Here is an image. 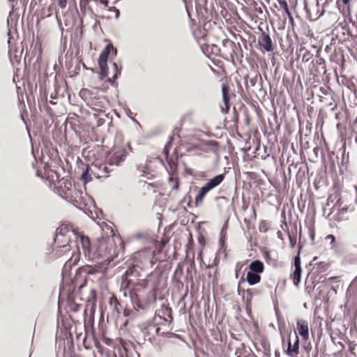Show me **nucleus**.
Listing matches in <instances>:
<instances>
[{"mask_svg":"<svg viewBox=\"0 0 357 357\" xmlns=\"http://www.w3.org/2000/svg\"><path fill=\"white\" fill-rule=\"evenodd\" d=\"M63 249V252H66L67 251H69L70 250V245H69V243H68L66 245H63L62 246Z\"/></svg>","mask_w":357,"mask_h":357,"instance_id":"nucleus-32","label":"nucleus"},{"mask_svg":"<svg viewBox=\"0 0 357 357\" xmlns=\"http://www.w3.org/2000/svg\"><path fill=\"white\" fill-rule=\"evenodd\" d=\"M151 256L152 254L149 250H140L134 253L133 258L136 263L137 261H140L142 266H144L146 264L151 262Z\"/></svg>","mask_w":357,"mask_h":357,"instance_id":"nucleus-8","label":"nucleus"},{"mask_svg":"<svg viewBox=\"0 0 357 357\" xmlns=\"http://www.w3.org/2000/svg\"><path fill=\"white\" fill-rule=\"evenodd\" d=\"M225 175L222 174H218L210 179L207 183H205L200 189L195 197L196 206L199 205L202 202L203 198L205 195L211 190L219 185L224 180Z\"/></svg>","mask_w":357,"mask_h":357,"instance_id":"nucleus-3","label":"nucleus"},{"mask_svg":"<svg viewBox=\"0 0 357 357\" xmlns=\"http://www.w3.org/2000/svg\"><path fill=\"white\" fill-rule=\"evenodd\" d=\"M298 333L304 340L309 338V329L307 321L303 319H299L296 323Z\"/></svg>","mask_w":357,"mask_h":357,"instance_id":"nucleus-12","label":"nucleus"},{"mask_svg":"<svg viewBox=\"0 0 357 357\" xmlns=\"http://www.w3.org/2000/svg\"><path fill=\"white\" fill-rule=\"evenodd\" d=\"M56 239L59 238V235L66 236L68 235V233L73 234L75 237V243L79 253L81 254L82 252L84 257L90 260L101 258L103 260L109 261L112 256L115 255V248L113 246L112 240L102 241L100 243L99 249L93 251L91 248L89 237L79 233H75L72 229V227L69 225H62L60 228L56 229Z\"/></svg>","mask_w":357,"mask_h":357,"instance_id":"nucleus-1","label":"nucleus"},{"mask_svg":"<svg viewBox=\"0 0 357 357\" xmlns=\"http://www.w3.org/2000/svg\"><path fill=\"white\" fill-rule=\"evenodd\" d=\"M134 287L132 289L139 291L141 289H145L147 287V282L145 280H139L133 284Z\"/></svg>","mask_w":357,"mask_h":357,"instance_id":"nucleus-24","label":"nucleus"},{"mask_svg":"<svg viewBox=\"0 0 357 357\" xmlns=\"http://www.w3.org/2000/svg\"><path fill=\"white\" fill-rule=\"evenodd\" d=\"M326 240L331 241V245L332 248H334L335 246V237L333 234H328L326 237Z\"/></svg>","mask_w":357,"mask_h":357,"instance_id":"nucleus-27","label":"nucleus"},{"mask_svg":"<svg viewBox=\"0 0 357 357\" xmlns=\"http://www.w3.org/2000/svg\"><path fill=\"white\" fill-rule=\"evenodd\" d=\"M259 229L261 231H266L267 229L265 228V222H263L260 224V226H259Z\"/></svg>","mask_w":357,"mask_h":357,"instance_id":"nucleus-35","label":"nucleus"},{"mask_svg":"<svg viewBox=\"0 0 357 357\" xmlns=\"http://www.w3.org/2000/svg\"><path fill=\"white\" fill-rule=\"evenodd\" d=\"M135 283L132 278H128L122 275L121 283L120 287V293L124 296H128V293L132 290L131 286Z\"/></svg>","mask_w":357,"mask_h":357,"instance_id":"nucleus-9","label":"nucleus"},{"mask_svg":"<svg viewBox=\"0 0 357 357\" xmlns=\"http://www.w3.org/2000/svg\"><path fill=\"white\" fill-rule=\"evenodd\" d=\"M51 98H56V95L52 93L51 94Z\"/></svg>","mask_w":357,"mask_h":357,"instance_id":"nucleus-47","label":"nucleus"},{"mask_svg":"<svg viewBox=\"0 0 357 357\" xmlns=\"http://www.w3.org/2000/svg\"><path fill=\"white\" fill-rule=\"evenodd\" d=\"M167 321V319L162 318L160 315H155L151 321L140 324L141 333L144 340L151 341L156 335H160V328L158 324L161 321Z\"/></svg>","mask_w":357,"mask_h":357,"instance_id":"nucleus-2","label":"nucleus"},{"mask_svg":"<svg viewBox=\"0 0 357 357\" xmlns=\"http://www.w3.org/2000/svg\"><path fill=\"white\" fill-rule=\"evenodd\" d=\"M142 270V268L138 264H135L128 268L123 275L128 278H132L133 281H135V280H137L138 278L141 277Z\"/></svg>","mask_w":357,"mask_h":357,"instance_id":"nucleus-10","label":"nucleus"},{"mask_svg":"<svg viewBox=\"0 0 357 357\" xmlns=\"http://www.w3.org/2000/svg\"><path fill=\"white\" fill-rule=\"evenodd\" d=\"M88 273H89V274H93V273H95V272H94V269H93V268H89V270Z\"/></svg>","mask_w":357,"mask_h":357,"instance_id":"nucleus-42","label":"nucleus"},{"mask_svg":"<svg viewBox=\"0 0 357 357\" xmlns=\"http://www.w3.org/2000/svg\"><path fill=\"white\" fill-rule=\"evenodd\" d=\"M247 292L249 293L250 294H251L252 290L251 289H248Z\"/></svg>","mask_w":357,"mask_h":357,"instance_id":"nucleus-48","label":"nucleus"},{"mask_svg":"<svg viewBox=\"0 0 357 357\" xmlns=\"http://www.w3.org/2000/svg\"><path fill=\"white\" fill-rule=\"evenodd\" d=\"M50 104H54V102L52 101H50Z\"/></svg>","mask_w":357,"mask_h":357,"instance_id":"nucleus-51","label":"nucleus"},{"mask_svg":"<svg viewBox=\"0 0 357 357\" xmlns=\"http://www.w3.org/2000/svg\"><path fill=\"white\" fill-rule=\"evenodd\" d=\"M137 290L132 289L129 293H128V296L130 297V300L131 303H132L135 309H145L146 305L143 304L139 299L138 295H137Z\"/></svg>","mask_w":357,"mask_h":357,"instance_id":"nucleus-13","label":"nucleus"},{"mask_svg":"<svg viewBox=\"0 0 357 357\" xmlns=\"http://www.w3.org/2000/svg\"><path fill=\"white\" fill-rule=\"evenodd\" d=\"M356 344H354L352 342L350 343L349 344V349H350V351L354 353V350H355V347H356Z\"/></svg>","mask_w":357,"mask_h":357,"instance_id":"nucleus-36","label":"nucleus"},{"mask_svg":"<svg viewBox=\"0 0 357 357\" xmlns=\"http://www.w3.org/2000/svg\"><path fill=\"white\" fill-rule=\"evenodd\" d=\"M127 156V151L123 147H115L107 156V163L109 166L117 167L123 162Z\"/></svg>","mask_w":357,"mask_h":357,"instance_id":"nucleus-4","label":"nucleus"},{"mask_svg":"<svg viewBox=\"0 0 357 357\" xmlns=\"http://www.w3.org/2000/svg\"><path fill=\"white\" fill-rule=\"evenodd\" d=\"M342 1L343 4H344L345 6H347V5L349 3V1H350L351 0H342Z\"/></svg>","mask_w":357,"mask_h":357,"instance_id":"nucleus-41","label":"nucleus"},{"mask_svg":"<svg viewBox=\"0 0 357 357\" xmlns=\"http://www.w3.org/2000/svg\"><path fill=\"white\" fill-rule=\"evenodd\" d=\"M222 99L224 102V107H221V110L224 113H227L229 110V87L225 84H222Z\"/></svg>","mask_w":357,"mask_h":357,"instance_id":"nucleus-11","label":"nucleus"},{"mask_svg":"<svg viewBox=\"0 0 357 357\" xmlns=\"http://www.w3.org/2000/svg\"><path fill=\"white\" fill-rule=\"evenodd\" d=\"M59 188L61 189L62 192H63L66 195H68L67 191L70 190L71 182L68 180H66L63 181H59Z\"/></svg>","mask_w":357,"mask_h":357,"instance_id":"nucleus-21","label":"nucleus"},{"mask_svg":"<svg viewBox=\"0 0 357 357\" xmlns=\"http://www.w3.org/2000/svg\"><path fill=\"white\" fill-rule=\"evenodd\" d=\"M315 1L317 2V0H316ZM315 7H316V8H317V10L318 9H321V3H319V4H317V3H316Z\"/></svg>","mask_w":357,"mask_h":357,"instance_id":"nucleus-40","label":"nucleus"},{"mask_svg":"<svg viewBox=\"0 0 357 357\" xmlns=\"http://www.w3.org/2000/svg\"><path fill=\"white\" fill-rule=\"evenodd\" d=\"M114 49L113 45L112 44H108L104 50H102L99 56L98 61H101L102 63H104L105 61H107L108 55L111 50Z\"/></svg>","mask_w":357,"mask_h":357,"instance_id":"nucleus-16","label":"nucleus"},{"mask_svg":"<svg viewBox=\"0 0 357 357\" xmlns=\"http://www.w3.org/2000/svg\"><path fill=\"white\" fill-rule=\"evenodd\" d=\"M98 65L100 69V78L103 79L107 76L108 70L107 61H105L104 63H102L101 61H98Z\"/></svg>","mask_w":357,"mask_h":357,"instance_id":"nucleus-20","label":"nucleus"},{"mask_svg":"<svg viewBox=\"0 0 357 357\" xmlns=\"http://www.w3.org/2000/svg\"><path fill=\"white\" fill-rule=\"evenodd\" d=\"M310 238H311L312 240H314V234L313 233L310 234Z\"/></svg>","mask_w":357,"mask_h":357,"instance_id":"nucleus-45","label":"nucleus"},{"mask_svg":"<svg viewBox=\"0 0 357 357\" xmlns=\"http://www.w3.org/2000/svg\"><path fill=\"white\" fill-rule=\"evenodd\" d=\"M337 6H339V1L338 0L337 1Z\"/></svg>","mask_w":357,"mask_h":357,"instance_id":"nucleus-50","label":"nucleus"},{"mask_svg":"<svg viewBox=\"0 0 357 357\" xmlns=\"http://www.w3.org/2000/svg\"><path fill=\"white\" fill-rule=\"evenodd\" d=\"M67 4V0H59V5L61 8H65Z\"/></svg>","mask_w":357,"mask_h":357,"instance_id":"nucleus-30","label":"nucleus"},{"mask_svg":"<svg viewBox=\"0 0 357 357\" xmlns=\"http://www.w3.org/2000/svg\"><path fill=\"white\" fill-rule=\"evenodd\" d=\"M289 237L290 243L292 248H294L296 245V239L293 238L291 236Z\"/></svg>","mask_w":357,"mask_h":357,"instance_id":"nucleus-33","label":"nucleus"},{"mask_svg":"<svg viewBox=\"0 0 357 357\" xmlns=\"http://www.w3.org/2000/svg\"><path fill=\"white\" fill-rule=\"evenodd\" d=\"M241 265L240 264V263H237L236 265V277L237 278L238 277V271L241 268Z\"/></svg>","mask_w":357,"mask_h":357,"instance_id":"nucleus-34","label":"nucleus"},{"mask_svg":"<svg viewBox=\"0 0 357 357\" xmlns=\"http://www.w3.org/2000/svg\"><path fill=\"white\" fill-rule=\"evenodd\" d=\"M113 67L115 71L114 75H113L112 78H108L107 82H109L113 86H116L117 83L116 82V79L121 74V70L118 69V66L116 63H113Z\"/></svg>","mask_w":357,"mask_h":357,"instance_id":"nucleus-18","label":"nucleus"},{"mask_svg":"<svg viewBox=\"0 0 357 357\" xmlns=\"http://www.w3.org/2000/svg\"><path fill=\"white\" fill-rule=\"evenodd\" d=\"M94 168L99 171L98 172H95L94 170H91L96 177L107 178L109 176V174L114 170L113 167L112 166H109L107 162L104 164H100L99 165H95Z\"/></svg>","mask_w":357,"mask_h":357,"instance_id":"nucleus-7","label":"nucleus"},{"mask_svg":"<svg viewBox=\"0 0 357 357\" xmlns=\"http://www.w3.org/2000/svg\"><path fill=\"white\" fill-rule=\"evenodd\" d=\"M348 259L351 263H357V245H353L352 252L348 255Z\"/></svg>","mask_w":357,"mask_h":357,"instance_id":"nucleus-22","label":"nucleus"},{"mask_svg":"<svg viewBox=\"0 0 357 357\" xmlns=\"http://www.w3.org/2000/svg\"><path fill=\"white\" fill-rule=\"evenodd\" d=\"M261 280V276L259 274L256 273H253L252 271H248L246 275V280L250 285H254L257 283L259 282Z\"/></svg>","mask_w":357,"mask_h":357,"instance_id":"nucleus-15","label":"nucleus"},{"mask_svg":"<svg viewBox=\"0 0 357 357\" xmlns=\"http://www.w3.org/2000/svg\"><path fill=\"white\" fill-rule=\"evenodd\" d=\"M261 34L259 37L258 43L259 45L266 52H272L273 50V44L270 36L263 31L261 29Z\"/></svg>","mask_w":357,"mask_h":357,"instance_id":"nucleus-6","label":"nucleus"},{"mask_svg":"<svg viewBox=\"0 0 357 357\" xmlns=\"http://www.w3.org/2000/svg\"><path fill=\"white\" fill-rule=\"evenodd\" d=\"M109 305L113 306L114 308L119 311V306L120 305V303L119 302L118 299L115 296H112L109 298Z\"/></svg>","mask_w":357,"mask_h":357,"instance_id":"nucleus-26","label":"nucleus"},{"mask_svg":"<svg viewBox=\"0 0 357 357\" xmlns=\"http://www.w3.org/2000/svg\"><path fill=\"white\" fill-rule=\"evenodd\" d=\"M174 188H178V184H176V185L174 187Z\"/></svg>","mask_w":357,"mask_h":357,"instance_id":"nucleus-49","label":"nucleus"},{"mask_svg":"<svg viewBox=\"0 0 357 357\" xmlns=\"http://www.w3.org/2000/svg\"><path fill=\"white\" fill-rule=\"evenodd\" d=\"M138 169L143 173L142 176H144L148 178H151L153 176V174L149 172V167L147 163H146L145 166H139Z\"/></svg>","mask_w":357,"mask_h":357,"instance_id":"nucleus-23","label":"nucleus"},{"mask_svg":"<svg viewBox=\"0 0 357 357\" xmlns=\"http://www.w3.org/2000/svg\"><path fill=\"white\" fill-rule=\"evenodd\" d=\"M100 2L104 4L105 7L108 6L109 1L108 0H101Z\"/></svg>","mask_w":357,"mask_h":357,"instance_id":"nucleus-38","label":"nucleus"},{"mask_svg":"<svg viewBox=\"0 0 357 357\" xmlns=\"http://www.w3.org/2000/svg\"><path fill=\"white\" fill-rule=\"evenodd\" d=\"M298 350L299 339L296 334V332L294 331L293 335H289L287 354L290 357H296L297 355L298 354Z\"/></svg>","mask_w":357,"mask_h":357,"instance_id":"nucleus-5","label":"nucleus"},{"mask_svg":"<svg viewBox=\"0 0 357 357\" xmlns=\"http://www.w3.org/2000/svg\"><path fill=\"white\" fill-rule=\"evenodd\" d=\"M124 314H125L126 316H128V310H126L124 311Z\"/></svg>","mask_w":357,"mask_h":357,"instance_id":"nucleus-46","label":"nucleus"},{"mask_svg":"<svg viewBox=\"0 0 357 357\" xmlns=\"http://www.w3.org/2000/svg\"><path fill=\"white\" fill-rule=\"evenodd\" d=\"M331 1L332 0H317V4L321 3V8L316 10L317 17H319L323 15L325 12V8L327 7Z\"/></svg>","mask_w":357,"mask_h":357,"instance_id":"nucleus-17","label":"nucleus"},{"mask_svg":"<svg viewBox=\"0 0 357 357\" xmlns=\"http://www.w3.org/2000/svg\"><path fill=\"white\" fill-rule=\"evenodd\" d=\"M82 179L84 184H86V183L91 180L89 167H87L86 169L84 172H83L82 174Z\"/></svg>","mask_w":357,"mask_h":357,"instance_id":"nucleus-25","label":"nucleus"},{"mask_svg":"<svg viewBox=\"0 0 357 357\" xmlns=\"http://www.w3.org/2000/svg\"><path fill=\"white\" fill-rule=\"evenodd\" d=\"M301 268H295L294 271L292 275L293 282L295 285H298L301 282Z\"/></svg>","mask_w":357,"mask_h":357,"instance_id":"nucleus-19","label":"nucleus"},{"mask_svg":"<svg viewBox=\"0 0 357 357\" xmlns=\"http://www.w3.org/2000/svg\"><path fill=\"white\" fill-rule=\"evenodd\" d=\"M113 9L115 10V11H116V16H115L116 18H118L119 17V14H120L119 10L118 9H116L115 7H113Z\"/></svg>","mask_w":357,"mask_h":357,"instance_id":"nucleus-39","label":"nucleus"},{"mask_svg":"<svg viewBox=\"0 0 357 357\" xmlns=\"http://www.w3.org/2000/svg\"><path fill=\"white\" fill-rule=\"evenodd\" d=\"M294 266L295 268H301V259L298 256L294 258Z\"/></svg>","mask_w":357,"mask_h":357,"instance_id":"nucleus-28","label":"nucleus"},{"mask_svg":"<svg viewBox=\"0 0 357 357\" xmlns=\"http://www.w3.org/2000/svg\"><path fill=\"white\" fill-rule=\"evenodd\" d=\"M287 16H288L289 20L291 23H293L294 19H293V17H292V15H291V12L287 13Z\"/></svg>","mask_w":357,"mask_h":357,"instance_id":"nucleus-37","label":"nucleus"},{"mask_svg":"<svg viewBox=\"0 0 357 357\" xmlns=\"http://www.w3.org/2000/svg\"><path fill=\"white\" fill-rule=\"evenodd\" d=\"M283 9H284V10L285 11L286 13L290 12L289 10L288 6L286 7V8H283Z\"/></svg>","mask_w":357,"mask_h":357,"instance_id":"nucleus-44","label":"nucleus"},{"mask_svg":"<svg viewBox=\"0 0 357 357\" xmlns=\"http://www.w3.org/2000/svg\"><path fill=\"white\" fill-rule=\"evenodd\" d=\"M305 10L307 11V12H310V8H308L307 3H305Z\"/></svg>","mask_w":357,"mask_h":357,"instance_id":"nucleus-43","label":"nucleus"},{"mask_svg":"<svg viewBox=\"0 0 357 357\" xmlns=\"http://www.w3.org/2000/svg\"><path fill=\"white\" fill-rule=\"evenodd\" d=\"M165 311L168 314V317L170 318V321H172L173 319V318L171 314V308L165 307Z\"/></svg>","mask_w":357,"mask_h":357,"instance_id":"nucleus-31","label":"nucleus"},{"mask_svg":"<svg viewBox=\"0 0 357 357\" xmlns=\"http://www.w3.org/2000/svg\"><path fill=\"white\" fill-rule=\"evenodd\" d=\"M277 1L282 9L286 8V7L288 6L285 0H277Z\"/></svg>","mask_w":357,"mask_h":357,"instance_id":"nucleus-29","label":"nucleus"},{"mask_svg":"<svg viewBox=\"0 0 357 357\" xmlns=\"http://www.w3.org/2000/svg\"><path fill=\"white\" fill-rule=\"evenodd\" d=\"M250 271L260 274L264 271V266L262 261L260 260H255L249 266Z\"/></svg>","mask_w":357,"mask_h":357,"instance_id":"nucleus-14","label":"nucleus"}]
</instances>
